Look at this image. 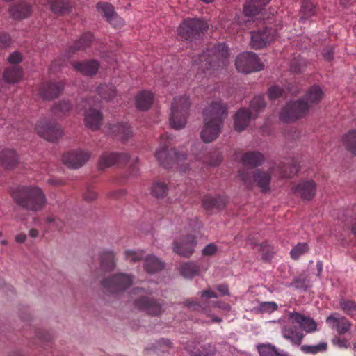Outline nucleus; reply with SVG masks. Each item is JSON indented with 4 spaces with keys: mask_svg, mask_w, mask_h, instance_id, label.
Here are the masks:
<instances>
[{
    "mask_svg": "<svg viewBox=\"0 0 356 356\" xmlns=\"http://www.w3.org/2000/svg\"><path fill=\"white\" fill-rule=\"evenodd\" d=\"M179 271L184 277L191 278L199 274L200 267L195 263L187 262L180 266Z\"/></svg>",
    "mask_w": 356,
    "mask_h": 356,
    "instance_id": "nucleus-43",
    "label": "nucleus"
},
{
    "mask_svg": "<svg viewBox=\"0 0 356 356\" xmlns=\"http://www.w3.org/2000/svg\"><path fill=\"white\" fill-rule=\"evenodd\" d=\"M278 306L275 302H262L259 304V311L261 312L271 313L276 311Z\"/></svg>",
    "mask_w": 356,
    "mask_h": 356,
    "instance_id": "nucleus-54",
    "label": "nucleus"
},
{
    "mask_svg": "<svg viewBox=\"0 0 356 356\" xmlns=\"http://www.w3.org/2000/svg\"><path fill=\"white\" fill-rule=\"evenodd\" d=\"M228 47L224 43L210 45L201 54L193 56L194 67L205 76L211 75V71L226 66L228 63Z\"/></svg>",
    "mask_w": 356,
    "mask_h": 356,
    "instance_id": "nucleus-2",
    "label": "nucleus"
},
{
    "mask_svg": "<svg viewBox=\"0 0 356 356\" xmlns=\"http://www.w3.org/2000/svg\"><path fill=\"white\" fill-rule=\"evenodd\" d=\"M31 6L24 1L12 5L9 8V13L15 19L26 18L31 15Z\"/></svg>",
    "mask_w": 356,
    "mask_h": 356,
    "instance_id": "nucleus-29",
    "label": "nucleus"
},
{
    "mask_svg": "<svg viewBox=\"0 0 356 356\" xmlns=\"http://www.w3.org/2000/svg\"><path fill=\"white\" fill-rule=\"evenodd\" d=\"M208 24L200 19L188 18L179 26V36L185 40L193 41L200 38L208 29Z\"/></svg>",
    "mask_w": 356,
    "mask_h": 356,
    "instance_id": "nucleus-6",
    "label": "nucleus"
},
{
    "mask_svg": "<svg viewBox=\"0 0 356 356\" xmlns=\"http://www.w3.org/2000/svg\"><path fill=\"white\" fill-rule=\"evenodd\" d=\"M276 35L275 29L264 27L251 32L250 46L252 49H259L273 42Z\"/></svg>",
    "mask_w": 356,
    "mask_h": 356,
    "instance_id": "nucleus-13",
    "label": "nucleus"
},
{
    "mask_svg": "<svg viewBox=\"0 0 356 356\" xmlns=\"http://www.w3.org/2000/svg\"><path fill=\"white\" fill-rule=\"evenodd\" d=\"M310 109L308 102L304 99L288 102L282 109L280 118L285 122H294L304 117Z\"/></svg>",
    "mask_w": 356,
    "mask_h": 356,
    "instance_id": "nucleus-9",
    "label": "nucleus"
},
{
    "mask_svg": "<svg viewBox=\"0 0 356 356\" xmlns=\"http://www.w3.org/2000/svg\"><path fill=\"white\" fill-rule=\"evenodd\" d=\"M11 44L10 35L4 32H0V49H6Z\"/></svg>",
    "mask_w": 356,
    "mask_h": 356,
    "instance_id": "nucleus-56",
    "label": "nucleus"
},
{
    "mask_svg": "<svg viewBox=\"0 0 356 356\" xmlns=\"http://www.w3.org/2000/svg\"><path fill=\"white\" fill-rule=\"evenodd\" d=\"M88 106L90 108L85 113V125L92 131L98 130L102 125V114L98 109L92 108L90 103H88Z\"/></svg>",
    "mask_w": 356,
    "mask_h": 356,
    "instance_id": "nucleus-23",
    "label": "nucleus"
},
{
    "mask_svg": "<svg viewBox=\"0 0 356 356\" xmlns=\"http://www.w3.org/2000/svg\"><path fill=\"white\" fill-rule=\"evenodd\" d=\"M275 170L274 167L266 171L261 169L254 171L243 169L238 171V177L247 188L251 189L257 186L262 193H266L270 190L269 184Z\"/></svg>",
    "mask_w": 356,
    "mask_h": 356,
    "instance_id": "nucleus-4",
    "label": "nucleus"
},
{
    "mask_svg": "<svg viewBox=\"0 0 356 356\" xmlns=\"http://www.w3.org/2000/svg\"><path fill=\"white\" fill-rule=\"evenodd\" d=\"M300 348L305 354L315 355L318 353L325 352L327 348V343L326 342H321L317 345H302Z\"/></svg>",
    "mask_w": 356,
    "mask_h": 356,
    "instance_id": "nucleus-46",
    "label": "nucleus"
},
{
    "mask_svg": "<svg viewBox=\"0 0 356 356\" xmlns=\"http://www.w3.org/2000/svg\"><path fill=\"white\" fill-rule=\"evenodd\" d=\"M334 344L338 346L339 348H347L348 347V341L345 339L336 337L332 340Z\"/></svg>",
    "mask_w": 356,
    "mask_h": 356,
    "instance_id": "nucleus-64",
    "label": "nucleus"
},
{
    "mask_svg": "<svg viewBox=\"0 0 356 356\" xmlns=\"http://www.w3.org/2000/svg\"><path fill=\"white\" fill-rule=\"evenodd\" d=\"M197 159L203 163L209 165H218L222 160V156L219 151H215L213 152H201L197 156Z\"/></svg>",
    "mask_w": 356,
    "mask_h": 356,
    "instance_id": "nucleus-35",
    "label": "nucleus"
},
{
    "mask_svg": "<svg viewBox=\"0 0 356 356\" xmlns=\"http://www.w3.org/2000/svg\"><path fill=\"white\" fill-rule=\"evenodd\" d=\"M11 197L18 206L27 211H41L47 204L44 193L37 186H17L11 192Z\"/></svg>",
    "mask_w": 356,
    "mask_h": 356,
    "instance_id": "nucleus-3",
    "label": "nucleus"
},
{
    "mask_svg": "<svg viewBox=\"0 0 356 356\" xmlns=\"http://www.w3.org/2000/svg\"><path fill=\"white\" fill-rule=\"evenodd\" d=\"M172 343L169 339H161L152 345L151 349L158 352H165L171 348Z\"/></svg>",
    "mask_w": 356,
    "mask_h": 356,
    "instance_id": "nucleus-51",
    "label": "nucleus"
},
{
    "mask_svg": "<svg viewBox=\"0 0 356 356\" xmlns=\"http://www.w3.org/2000/svg\"><path fill=\"white\" fill-rule=\"evenodd\" d=\"M93 38V35L90 32L84 33L81 38L70 47V51L74 53L76 51L85 49L90 46Z\"/></svg>",
    "mask_w": 356,
    "mask_h": 356,
    "instance_id": "nucleus-37",
    "label": "nucleus"
},
{
    "mask_svg": "<svg viewBox=\"0 0 356 356\" xmlns=\"http://www.w3.org/2000/svg\"><path fill=\"white\" fill-rule=\"evenodd\" d=\"M97 193L91 187L87 188L83 193L84 200L88 202L94 200L97 198Z\"/></svg>",
    "mask_w": 356,
    "mask_h": 356,
    "instance_id": "nucleus-60",
    "label": "nucleus"
},
{
    "mask_svg": "<svg viewBox=\"0 0 356 356\" xmlns=\"http://www.w3.org/2000/svg\"><path fill=\"white\" fill-rule=\"evenodd\" d=\"M266 106V102L262 96H256L250 102V109L241 108L235 114L234 126L238 132L243 131L249 124L253 117L252 111L259 112Z\"/></svg>",
    "mask_w": 356,
    "mask_h": 356,
    "instance_id": "nucleus-8",
    "label": "nucleus"
},
{
    "mask_svg": "<svg viewBox=\"0 0 356 356\" xmlns=\"http://www.w3.org/2000/svg\"><path fill=\"white\" fill-rule=\"evenodd\" d=\"M154 96L148 90H142L136 97V105L138 109L147 111L150 108L154 102Z\"/></svg>",
    "mask_w": 356,
    "mask_h": 356,
    "instance_id": "nucleus-31",
    "label": "nucleus"
},
{
    "mask_svg": "<svg viewBox=\"0 0 356 356\" xmlns=\"http://www.w3.org/2000/svg\"><path fill=\"white\" fill-rule=\"evenodd\" d=\"M97 91L99 97L106 101L112 100L116 96V90L113 86L110 84H100Z\"/></svg>",
    "mask_w": 356,
    "mask_h": 356,
    "instance_id": "nucleus-40",
    "label": "nucleus"
},
{
    "mask_svg": "<svg viewBox=\"0 0 356 356\" xmlns=\"http://www.w3.org/2000/svg\"><path fill=\"white\" fill-rule=\"evenodd\" d=\"M126 260L129 262H136L140 261L143 256V251H133L127 250L124 252Z\"/></svg>",
    "mask_w": 356,
    "mask_h": 356,
    "instance_id": "nucleus-53",
    "label": "nucleus"
},
{
    "mask_svg": "<svg viewBox=\"0 0 356 356\" xmlns=\"http://www.w3.org/2000/svg\"><path fill=\"white\" fill-rule=\"evenodd\" d=\"M47 1L51 11L56 14H67L72 8L70 0H47Z\"/></svg>",
    "mask_w": 356,
    "mask_h": 356,
    "instance_id": "nucleus-36",
    "label": "nucleus"
},
{
    "mask_svg": "<svg viewBox=\"0 0 356 356\" xmlns=\"http://www.w3.org/2000/svg\"><path fill=\"white\" fill-rule=\"evenodd\" d=\"M100 264L103 270L106 271L112 270L115 266V254L111 251L102 252Z\"/></svg>",
    "mask_w": 356,
    "mask_h": 356,
    "instance_id": "nucleus-39",
    "label": "nucleus"
},
{
    "mask_svg": "<svg viewBox=\"0 0 356 356\" xmlns=\"http://www.w3.org/2000/svg\"><path fill=\"white\" fill-rule=\"evenodd\" d=\"M290 323L298 324L306 333L314 332L317 330V324L312 318L298 312H290L289 314Z\"/></svg>",
    "mask_w": 356,
    "mask_h": 356,
    "instance_id": "nucleus-18",
    "label": "nucleus"
},
{
    "mask_svg": "<svg viewBox=\"0 0 356 356\" xmlns=\"http://www.w3.org/2000/svg\"><path fill=\"white\" fill-rule=\"evenodd\" d=\"M309 250L307 243H298L291 250L290 255L293 260H298L302 255L306 254Z\"/></svg>",
    "mask_w": 356,
    "mask_h": 356,
    "instance_id": "nucleus-48",
    "label": "nucleus"
},
{
    "mask_svg": "<svg viewBox=\"0 0 356 356\" xmlns=\"http://www.w3.org/2000/svg\"><path fill=\"white\" fill-rule=\"evenodd\" d=\"M134 304L136 308L151 316H159L162 313L161 304L157 300L147 296H141L136 299Z\"/></svg>",
    "mask_w": 356,
    "mask_h": 356,
    "instance_id": "nucleus-15",
    "label": "nucleus"
},
{
    "mask_svg": "<svg viewBox=\"0 0 356 356\" xmlns=\"http://www.w3.org/2000/svg\"><path fill=\"white\" fill-rule=\"evenodd\" d=\"M72 108V104L68 101H63L54 105L51 112L56 117L60 118L65 115Z\"/></svg>",
    "mask_w": 356,
    "mask_h": 356,
    "instance_id": "nucleus-47",
    "label": "nucleus"
},
{
    "mask_svg": "<svg viewBox=\"0 0 356 356\" xmlns=\"http://www.w3.org/2000/svg\"><path fill=\"white\" fill-rule=\"evenodd\" d=\"M202 206L208 212L213 209L221 210L224 209L227 203V198L223 196L212 197L207 195L202 199Z\"/></svg>",
    "mask_w": 356,
    "mask_h": 356,
    "instance_id": "nucleus-27",
    "label": "nucleus"
},
{
    "mask_svg": "<svg viewBox=\"0 0 356 356\" xmlns=\"http://www.w3.org/2000/svg\"><path fill=\"white\" fill-rule=\"evenodd\" d=\"M185 305L186 307H188L189 308H192L194 310H197V311L202 310L203 311L205 309V307L203 305H202L199 302H197V300H195L194 299L187 300L185 302Z\"/></svg>",
    "mask_w": 356,
    "mask_h": 356,
    "instance_id": "nucleus-57",
    "label": "nucleus"
},
{
    "mask_svg": "<svg viewBox=\"0 0 356 356\" xmlns=\"http://www.w3.org/2000/svg\"><path fill=\"white\" fill-rule=\"evenodd\" d=\"M270 0H247L244 4L243 13L245 16H255Z\"/></svg>",
    "mask_w": 356,
    "mask_h": 356,
    "instance_id": "nucleus-30",
    "label": "nucleus"
},
{
    "mask_svg": "<svg viewBox=\"0 0 356 356\" xmlns=\"http://www.w3.org/2000/svg\"><path fill=\"white\" fill-rule=\"evenodd\" d=\"M283 89L278 86H273L268 89V96L270 99H276L283 94Z\"/></svg>",
    "mask_w": 356,
    "mask_h": 356,
    "instance_id": "nucleus-55",
    "label": "nucleus"
},
{
    "mask_svg": "<svg viewBox=\"0 0 356 356\" xmlns=\"http://www.w3.org/2000/svg\"><path fill=\"white\" fill-rule=\"evenodd\" d=\"M97 8L104 17H106L107 21L115 14L113 6L109 3H99L97 5Z\"/></svg>",
    "mask_w": 356,
    "mask_h": 356,
    "instance_id": "nucleus-50",
    "label": "nucleus"
},
{
    "mask_svg": "<svg viewBox=\"0 0 356 356\" xmlns=\"http://www.w3.org/2000/svg\"><path fill=\"white\" fill-rule=\"evenodd\" d=\"M19 163V156L13 149H3L0 152V165L6 169H13Z\"/></svg>",
    "mask_w": 356,
    "mask_h": 356,
    "instance_id": "nucleus-25",
    "label": "nucleus"
},
{
    "mask_svg": "<svg viewBox=\"0 0 356 356\" xmlns=\"http://www.w3.org/2000/svg\"><path fill=\"white\" fill-rule=\"evenodd\" d=\"M275 168V171H277L280 177L289 178L294 176L299 170V166L297 161L294 159H291L288 163H280V164Z\"/></svg>",
    "mask_w": 356,
    "mask_h": 356,
    "instance_id": "nucleus-28",
    "label": "nucleus"
},
{
    "mask_svg": "<svg viewBox=\"0 0 356 356\" xmlns=\"http://www.w3.org/2000/svg\"><path fill=\"white\" fill-rule=\"evenodd\" d=\"M22 76V69L15 65L7 67L3 73V79L7 83H17Z\"/></svg>",
    "mask_w": 356,
    "mask_h": 356,
    "instance_id": "nucleus-38",
    "label": "nucleus"
},
{
    "mask_svg": "<svg viewBox=\"0 0 356 356\" xmlns=\"http://www.w3.org/2000/svg\"><path fill=\"white\" fill-rule=\"evenodd\" d=\"M169 188L164 181H156L152 187V195L157 198H163L167 195Z\"/></svg>",
    "mask_w": 356,
    "mask_h": 356,
    "instance_id": "nucleus-45",
    "label": "nucleus"
},
{
    "mask_svg": "<svg viewBox=\"0 0 356 356\" xmlns=\"http://www.w3.org/2000/svg\"><path fill=\"white\" fill-rule=\"evenodd\" d=\"M164 266V262L152 254L147 256L144 260V268L149 274L161 271Z\"/></svg>",
    "mask_w": 356,
    "mask_h": 356,
    "instance_id": "nucleus-34",
    "label": "nucleus"
},
{
    "mask_svg": "<svg viewBox=\"0 0 356 356\" xmlns=\"http://www.w3.org/2000/svg\"><path fill=\"white\" fill-rule=\"evenodd\" d=\"M204 127L200 134L204 143L215 140L221 132L224 120L227 115V105L220 100L213 101L203 111Z\"/></svg>",
    "mask_w": 356,
    "mask_h": 356,
    "instance_id": "nucleus-1",
    "label": "nucleus"
},
{
    "mask_svg": "<svg viewBox=\"0 0 356 356\" xmlns=\"http://www.w3.org/2000/svg\"><path fill=\"white\" fill-rule=\"evenodd\" d=\"M73 67L81 74L86 76H93L97 72L99 63L96 60H86L82 62H74Z\"/></svg>",
    "mask_w": 356,
    "mask_h": 356,
    "instance_id": "nucleus-26",
    "label": "nucleus"
},
{
    "mask_svg": "<svg viewBox=\"0 0 356 356\" xmlns=\"http://www.w3.org/2000/svg\"><path fill=\"white\" fill-rule=\"evenodd\" d=\"M316 13V8L310 0H302L300 10L302 19H309Z\"/></svg>",
    "mask_w": 356,
    "mask_h": 356,
    "instance_id": "nucleus-41",
    "label": "nucleus"
},
{
    "mask_svg": "<svg viewBox=\"0 0 356 356\" xmlns=\"http://www.w3.org/2000/svg\"><path fill=\"white\" fill-rule=\"evenodd\" d=\"M294 191L299 195L301 198L310 200L314 198L316 193V184L311 179H303L294 188Z\"/></svg>",
    "mask_w": 356,
    "mask_h": 356,
    "instance_id": "nucleus-21",
    "label": "nucleus"
},
{
    "mask_svg": "<svg viewBox=\"0 0 356 356\" xmlns=\"http://www.w3.org/2000/svg\"><path fill=\"white\" fill-rule=\"evenodd\" d=\"M323 56L326 60H331L334 56V48L332 47H328L323 50Z\"/></svg>",
    "mask_w": 356,
    "mask_h": 356,
    "instance_id": "nucleus-63",
    "label": "nucleus"
},
{
    "mask_svg": "<svg viewBox=\"0 0 356 356\" xmlns=\"http://www.w3.org/2000/svg\"><path fill=\"white\" fill-rule=\"evenodd\" d=\"M108 22L115 28H120L124 24V20L116 13Z\"/></svg>",
    "mask_w": 356,
    "mask_h": 356,
    "instance_id": "nucleus-61",
    "label": "nucleus"
},
{
    "mask_svg": "<svg viewBox=\"0 0 356 356\" xmlns=\"http://www.w3.org/2000/svg\"><path fill=\"white\" fill-rule=\"evenodd\" d=\"M133 282L130 275L125 273H118L110 277L104 279L102 286L105 291L111 293H115L124 291L129 288Z\"/></svg>",
    "mask_w": 356,
    "mask_h": 356,
    "instance_id": "nucleus-11",
    "label": "nucleus"
},
{
    "mask_svg": "<svg viewBox=\"0 0 356 356\" xmlns=\"http://www.w3.org/2000/svg\"><path fill=\"white\" fill-rule=\"evenodd\" d=\"M291 286L296 289H300L305 290L307 288V284L305 282V280L304 278H296L291 283Z\"/></svg>",
    "mask_w": 356,
    "mask_h": 356,
    "instance_id": "nucleus-62",
    "label": "nucleus"
},
{
    "mask_svg": "<svg viewBox=\"0 0 356 356\" xmlns=\"http://www.w3.org/2000/svg\"><path fill=\"white\" fill-rule=\"evenodd\" d=\"M217 246L211 243L208 244L203 250L202 254L204 256H212L217 252Z\"/></svg>",
    "mask_w": 356,
    "mask_h": 356,
    "instance_id": "nucleus-59",
    "label": "nucleus"
},
{
    "mask_svg": "<svg viewBox=\"0 0 356 356\" xmlns=\"http://www.w3.org/2000/svg\"><path fill=\"white\" fill-rule=\"evenodd\" d=\"M324 97L322 89L318 86H313L306 92L304 100L308 102L309 108L320 103Z\"/></svg>",
    "mask_w": 356,
    "mask_h": 356,
    "instance_id": "nucleus-32",
    "label": "nucleus"
},
{
    "mask_svg": "<svg viewBox=\"0 0 356 356\" xmlns=\"http://www.w3.org/2000/svg\"><path fill=\"white\" fill-rule=\"evenodd\" d=\"M90 157L88 151L77 149L63 154L62 160L68 168L76 169L83 166Z\"/></svg>",
    "mask_w": 356,
    "mask_h": 356,
    "instance_id": "nucleus-14",
    "label": "nucleus"
},
{
    "mask_svg": "<svg viewBox=\"0 0 356 356\" xmlns=\"http://www.w3.org/2000/svg\"><path fill=\"white\" fill-rule=\"evenodd\" d=\"M282 337L295 346H300L305 337L302 331L294 324L285 325L281 329Z\"/></svg>",
    "mask_w": 356,
    "mask_h": 356,
    "instance_id": "nucleus-22",
    "label": "nucleus"
},
{
    "mask_svg": "<svg viewBox=\"0 0 356 356\" xmlns=\"http://www.w3.org/2000/svg\"><path fill=\"white\" fill-rule=\"evenodd\" d=\"M346 148L356 156V130L349 131L343 138Z\"/></svg>",
    "mask_w": 356,
    "mask_h": 356,
    "instance_id": "nucleus-44",
    "label": "nucleus"
},
{
    "mask_svg": "<svg viewBox=\"0 0 356 356\" xmlns=\"http://www.w3.org/2000/svg\"><path fill=\"white\" fill-rule=\"evenodd\" d=\"M129 161V156L126 153L105 152L102 153L99 161V168L104 170L113 165H125Z\"/></svg>",
    "mask_w": 356,
    "mask_h": 356,
    "instance_id": "nucleus-17",
    "label": "nucleus"
},
{
    "mask_svg": "<svg viewBox=\"0 0 356 356\" xmlns=\"http://www.w3.org/2000/svg\"><path fill=\"white\" fill-rule=\"evenodd\" d=\"M235 65L238 72L245 74L264 69V65L253 52H244L238 55L236 58Z\"/></svg>",
    "mask_w": 356,
    "mask_h": 356,
    "instance_id": "nucleus-10",
    "label": "nucleus"
},
{
    "mask_svg": "<svg viewBox=\"0 0 356 356\" xmlns=\"http://www.w3.org/2000/svg\"><path fill=\"white\" fill-rule=\"evenodd\" d=\"M35 129L40 137L50 142L56 141L63 136L60 125L46 118L38 121Z\"/></svg>",
    "mask_w": 356,
    "mask_h": 356,
    "instance_id": "nucleus-12",
    "label": "nucleus"
},
{
    "mask_svg": "<svg viewBox=\"0 0 356 356\" xmlns=\"http://www.w3.org/2000/svg\"><path fill=\"white\" fill-rule=\"evenodd\" d=\"M260 356H289L288 353H280L275 346L270 343L258 346Z\"/></svg>",
    "mask_w": 356,
    "mask_h": 356,
    "instance_id": "nucleus-42",
    "label": "nucleus"
},
{
    "mask_svg": "<svg viewBox=\"0 0 356 356\" xmlns=\"http://www.w3.org/2000/svg\"><path fill=\"white\" fill-rule=\"evenodd\" d=\"M170 143L169 136L167 134L161 135L160 146L155 153V157L159 163L165 168H170L174 161H184L187 158L186 154L183 151L168 149Z\"/></svg>",
    "mask_w": 356,
    "mask_h": 356,
    "instance_id": "nucleus-5",
    "label": "nucleus"
},
{
    "mask_svg": "<svg viewBox=\"0 0 356 356\" xmlns=\"http://www.w3.org/2000/svg\"><path fill=\"white\" fill-rule=\"evenodd\" d=\"M339 305L344 313L353 316L356 314V303L353 300L341 298L339 300Z\"/></svg>",
    "mask_w": 356,
    "mask_h": 356,
    "instance_id": "nucleus-49",
    "label": "nucleus"
},
{
    "mask_svg": "<svg viewBox=\"0 0 356 356\" xmlns=\"http://www.w3.org/2000/svg\"><path fill=\"white\" fill-rule=\"evenodd\" d=\"M106 132L119 138L122 141H127L132 136L130 127L127 123L108 124Z\"/></svg>",
    "mask_w": 356,
    "mask_h": 356,
    "instance_id": "nucleus-24",
    "label": "nucleus"
},
{
    "mask_svg": "<svg viewBox=\"0 0 356 356\" xmlns=\"http://www.w3.org/2000/svg\"><path fill=\"white\" fill-rule=\"evenodd\" d=\"M241 161L243 165L255 168L264 163V156L259 152L250 151L243 155Z\"/></svg>",
    "mask_w": 356,
    "mask_h": 356,
    "instance_id": "nucleus-33",
    "label": "nucleus"
},
{
    "mask_svg": "<svg viewBox=\"0 0 356 356\" xmlns=\"http://www.w3.org/2000/svg\"><path fill=\"white\" fill-rule=\"evenodd\" d=\"M64 84L63 82H46L41 85L39 89L40 95L47 100L57 97L63 91Z\"/></svg>",
    "mask_w": 356,
    "mask_h": 356,
    "instance_id": "nucleus-20",
    "label": "nucleus"
},
{
    "mask_svg": "<svg viewBox=\"0 0 356 356\" xmlns=\"http://www.w3.org/2000/svg\"><path fill=\"white\" fill-rule=\"evenodd\" d=\"M189 107L190 101L187 97L182 96L174 99L170 118V124L172 128L180 129L185 127Z\"/></svg>",
    "mask_w": 356,
    "mask_h": 356,
    "instance_id": "nucleus-7",
    "label": "nucleus"
},
{
    "mask_svg": "<svg viewBox=\"0 0 356 356\" xmlns=\"http://www.w3.org/2000/svg\"><path fill=\"white\" fill-rule=\"evenodd\" d=\"M260 246L262 259L265 261H270L273 257V248L266 242L262 243Z\"/></svg>",
    "mask_w": 356,
    "mask_h": 356,
    "instance_id": "nucleus-52",
    "label": "nucleus"
},
{
    "mask_svg": "<svg viewBox=\"0 0 356 356\" xmlns=\"http://www.w3.org/2000/svg\"><path fill=\"white\" fill-rule=\"evenodd\" d=\"M196 244L195 236L188 234L181 237L179 241H175L173 251L182 257H189L193 253Z\"/></svg>",
    "mask_w": 356,
    "mask_h": 356,
    "instance_id": "nucleus-16",
    "label": "nucleus"
},
{
    "mask_svg": "<svg viewBox=\"0 0 356 356\" xmlns=\"http://www.w3.org/2000/svg\"><path fill=\"white\" fill-rule=\"evenodd\" d=\"M326 323L332 328L336 329L339 334L347 333L351 326L350 322L344 316L338 313H332L326 319Z\"/></svg>",
    "mask_w": 356,
    "mask_h": 356,
    "instance_id": "nucleus-19",
    "label": "nucleus"
},
{
    "mask_svg": "<svg viewBox=\"0 0 356 356\" xmlns=\"http://www.w3.org/2000/svg\"><path fill=\"white\" fill-rule=\"evenodd\" d=\"M8 60L11 64H18L22 61V55L18 51H14L9 55Z\"/></svg>",
    "mask_w": 356,
    "mask_h": 356,
    "instance_id": "nucleus-58",
    "label": "nucleus"
}]
</instances>
